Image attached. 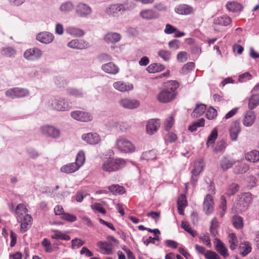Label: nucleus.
<instances>
[{"label":"nucleus","mask_w":259,"mask_h":259,"mask_svg":"<svg viewBox=\"0 0 259 259\" xmlns=\"http://www.w3.org/2000/svg\"><path fill=\"white\" fill-rule=\"evenodd\" d=\"M251 200V195L249 193H245L238 198L235 204L236 208L239 211H244L249 205Z\"/></svg>","instance_id":"423d86ee"},{"label":"nucleus","mask_w":259,"mask_h":259,"mask_svg":"<svg viewBox=\"0 0 259 259\" xmlns=\"http://www.w3.org/2000/svg\"><path fill=\"white\" fill-rule=\"evenodd\" d=\"M174 123V119L172 116L168 117L164 122V129L168 132Z\"/></svg>","instance_id":"13d9d810"},{"label":"nucleus","mask_w":259,"mask_h":259,"mask_svg":"<svg viewBox=\"0 0 259 259\" xmlns=\"http://www.w3.org/2000/svg\"><path fill=\"white\" fill-rule=\"evenodd\" d=\"M125 163H104L102 165V168L104 170L107 172H112L118 170L122 166L124 165Z\"/></svg>","instance_id":"a878e982"},{"label":"nucleus","mask_w":259,"mask_h":259,"mask_svg":"<svg viewBox=\"0 0 259 259\" xmlns=\"http://www.w3.org/2000/svg\"><path fill=\"white\" fill-rule=\"evenodd\" d=\"M67 94L70 96L76 98H83L85 95V92L82 89L70 87L66 89Z\"/></svg>","instance_id":"5701e85b"},{"label":"nucleus","mask_w":259,"mask_h":259,"mask_svg":"<svg viewBox=\"0 0 259 259\" xmlns=\"http://www.w3.org/2000/svg\"><path fill=\"white\" fill-rule=\"evenodd\" d=\"M231 18L226 15H223L214 19L213 23L214 24L221 26H227L231 23Z\"/></svg>","instance_id":"2f4dec72"},{"label":"nucleus","mask_w":259,"mask_h":259,"mask_svg":"<svg viewBox=\"0 0 259 259\" xmlns=\"http://www.w3.org/2000/svg\"><path fill=\"white\" fill-rule=\"evenodd\" d=\"M42 246L46 252L51 253L54 251L50 241L47 238H44L41 242Z\"/></svg>","instance_id":"09e8293b"},{"label":"nucleus","mask_w":259,"mask_h":259,"mask_svg":"<svg viewBox=\"0 0 259 259\" xmlns=\"http://www.w3.org/2000/svg\"><path fill=\"white\" fill-rule=\"evenodd\" d=\"M66 32L71 35L77 37L82 36L84 34L82 29L73 26L68 27L66 28Z\"/></svg>","instance_id":"58836bf2"},{"label":"nucleus","mask_w":259,"mask_h":259,"mask_svg":"<svg viewBox=\"0 0 259 259\" xmlns=\"http://www.w3.org/2000/svg\"><path fill=\"white\" fill-rule=\"evenodd\" d=\"M217 110L212 107H210L207 110L206 113V116L207 119H212L217 116Z\"/></svg>","instance_id":"bf43d9fd"},{"label":"nucleus","mask_w":259,"mask_h":259,"mask_svg":"<svg viewBox=\"0 0 259 259\" xmlns=\"http://www.w3.org/2000/svg\"><path fill=\"white\" fill-rule=\"evenodd\" d=\"M251 249L252 248L248 242L241 243L238 247L240 254L243 257H245L249 254L251 251Z\"/></svg>","instance_id":"7c9ffc66"},{"label":"nucleus","mask_w":259,"mask_h":259,"mask_svg":"<svg viewBox=\"0 0 259 259\" xmlns=\"http://www.w3.org/2000/svg\"><path fill=\"white\" fill-rule=\"evenodd\" d=\"M233 224L234 227L237 229H241L243 226L242 218L238 215H235L233 218Z\"/></svg>","instance_id":"a18cd8bd"},{"label":"nucleus","mask_w":259,"mask_h":259,"mask_svg":"<svg viewBox=\"0 0 259 259\" xmlns=\"http://www.w3.org/2000/svg\"><path fill=\"white\" fill-rule=\"evenodd\" d=\"M239 188V185L235 183H232L229 186L227 191L226 194L229 196L233 195L238 191Z\"/></svg>","instance_id":"8fccbe9b"},{"label":"nucleus","mask_w":259,"mask_h":259,"mask_svg":"<svg viewBox=\"0 0 259 259\" xmlns=\"http://www.w3.org/2000/svg\"><path fill=\"white\" fill-rule=\"evenodd\" d=\"M84 163H68L61 167L62 172L70 174L78 169Z\"/></svg>","instance_id":"aec40b11"},{"label":"nucleus","mask_w":259,"mask_h":259,"mask_svg":"<svg viewBox=\"0 0 259 259\" xmlns=\"http://www.w3.org/2000/svg\"><path fill=\"white\" fill-rule=\"evenodd\" d=\"M16 52V50L12 47L3 48L2 50V54L8 57H14Z\"/></svg>","instance_id":"de8ad7c7"},{"label":"nucleus","mask_w":259,"mask_h":259,"mask_svg":"<svg viewBox=\"0 0 259 259\" xmlns=\"http://www.w3.org/2000/svg\"><path fill=\"white\" fill-rule=\"evenodd\" d=\"M255 119V115L254 112L251 110L248 111L245 114L243 123L245 126H250L253 124Z\"/></svg>","instance_id":"cd10ccee"},{"label":"nucleus","mask_w":259,"mask_h":259,"mask_svg":"<svg viewBox=\"0 0 259 259\" xmlns=\"http://www.w3.org/2000/svg\"><path fill=\"white\" fill-rule=\"evenodd\" d=\"M215 249L224 258H227L229 256L228 249L220 239H215Z\"/></svg>","instance_id":"b1692460"},{"label":"nucleus","mask_w":259,"mask_h":259,"mask_svg":"<svg viewBox=\"0 0 259 259\" xmlns=\"http://www.w3.org/2000/svg\"><path fill=\"white\" fill-rule=\"evenodd\" d=\"M61 218L62 219L69 222H74L77 220V218L75 215L68 213H63Z\"/></svg>","instance_id":"052dcab7"},{"label":"nucleus","mask_w":259,"mask_h":259,"mask_svg":"<svg viewBox=\"0 0 259 259\" xmlns=\"http://www.w3.org/2000/svg\"><path fill=\"white\" fill-rule=\"evenodd\" d=\"M229 242L230 243V248L231 250H234L237 246L238 240L234 233H231L229 235Z\"/></svg>","instance_id":"c03bdc74"},{"label":"nucleus","mask_w":259,"mask_h":259,"mask_svg":"<svg viewBox=\"0 0 259 259\" xmlns=\"http://www.w3.org/2000/svg\"><path fill=\"white\" fill-rule=\"evenodd\" d=\"M54 82L59 88L64 87L68 83V81L61 76H56L54 79Z\"/></svg>","instance_id":"864d4df0"},{"label":"nucleus","mask_w":259,"mask_h":259,"mask_svg":"<svg viewBox=\"0 0 259 259\" xmlns=\"http://www.w3.org/2000/svg\"><path fill=\"white\" fill-rule=\"evenodd\" d=\"M82 139L91 145H96L101 141L100 136L96 133L84 134L81 136Z\"/></svg>","instance_id":"9b49d317"},{"label":"nucleus","mask_w":259,"mask_h":259,"mask_svg":"<svg viewBox=\"0 0 259 259\" xmlns=\"http://www.w3.org/2000/svg\"><path fill=\"white\" fill-rule=\"evenodd\" d=\"M75 12L78 16L87 17L92 13V10L88 5L83 3H79L76 6Z\"/></svg>","instance_id":"9d476101"},{"label":"nucleus","mask_w":259,"mask_h":259,"mask_svg":"<svg viewBox=\"0 0 259 259\" xmlns=\"http://www.w3.org/2000/svg\"><path fill=\"white\" fill-rule=\"evenodd\" d=\"M218 136V131L217 128H214L211 132L210 134L208 137L206 145L207 147H213L214 145L215 141Z\"/></svg>","instance_id":"473e14b6"},{"label":"nucleus","mask_w":259,"mask_h":259,"mask_svg":"<svg viewBox=\"0 0 259 259\" xmlns=\"http://www.w3.org/2000/svg\"><path fill=\"white\" fill-rule=\"evenodd\" d=\"M141 159L147 161L156 160V153L153 150L144 152L141 155Z\"/></svg>","instance_id":"f704fd0d"},{"label":"nucleus","mask_w":259,"mask_h":259,"mask_svg":"<svg viewBox=\"0 0 259 259\" xmlns=\"http://www.w3.org/2000/svg\"><path fill=\"white\" fill-rule=\"evenodd\" d=\"M249 169L248 165L246 163H238L234 168L235 174H242L247 171Z\"/></svg>","instance_id":"79ce46f5"},{"label":"nucleus","mask_w":259,"mask_h":259,"mask_svg":"<svg viewBox=\"0 0 259 259\" xmlns=\"http://www.w3.org/2000/svg\"><path fill=\"white\" fill-rule=\"evenodd\" d=\"M6 95L7 96L10 97L12 99L22 98L28 95L29 92L24 89L15 88L8 90L6 92Z\"/></svg>","instance_id":"1a4fd4ad"},{"label":"nucleus","mask_w":259,"mask_h":259,"mask_svg":"<svg viewBox=\"0 0 259 259\" xmlns=\"http://www.w3.org/2000/svg\"><path fill=\"white\" fill-rule=\"evenodd\" d=\"M259 97L257 95H252L249 100L248 102V107L250 109H252L255 108L258 103Z\"/></svg>","instance_id":"49530a36"},{"label":"nucleus","mask_w":259,"mask_h":259,"mask_svg":"<svg viewBox=\"0 0 259 259\" xmlns=\"http://www.w3.org/2000/svg\"><path fill=\"white\" fill-rule=\"evenodd\" d=\"M204 256L206 259H220L219 256L214 251L211 250H207Z\"/></svg>","instance_id":"e2e57ef3"},{"label":"nucleus","mask_w":259,"mask_h":259,"mask_svg":"<svg viewBox=\"0 0 259 259\" xmlns=\"http://www.w3.org/2000/svg\"><path fill=\"white\" fill-rule=\"evenodd\" d=\"M247 182L248 183V186L252 188L255 186L257 183V180L256 178L253 176H250L246 179Z\"/></svg>","instance_id":"338daca9"},{"label":"nucleus","mask_w":259,"mask_h":259,"mask_svg":"<svg viewBox=\"0 0 259 259\" xmlns=\"http://www.w3.org/2000/svg\"><path fill=\"white\" fill-rule=\"evenodd\" d=\"M179 83L176 80H170L157 95V100L162 103H169L176 99Z\"/></svg>","instance_id":"f257e3e1"},{"label":"nucleus","mask_w":259,"mask_h":259,"mask_svg":"<svg viewBox=\"0 0 259 259\" xmlns=\"http://www.w3.org/2000/svg\"><path fill=\"white\" fill-rule=\"evenodd\" d=\"M121 36L116 32H108L104 37V40L108 44H115L120 41Z\"/></svg>","instance_id":"4be33fe9"},{"label":"nucleus","mask_w":259,"mask_h":259,"mask_svg":"<svg viewBox=\"0 0 259 259\" xmlns=\"http://www.w3.org/2000/svg\"><path fill=\"white\" fill-rule=\"evenodd\" d=\"M204 163H194V168L191 170L192 176H198L203 170Z\"/></svg>","instance_id":"37998d69"},{"label":"nucleus","mask_w":259,"mask_h":259,"mask_svg":"<svg viewBox=\"0 0 259 259\" xmlns=\"http://www.w3.org/2000/svg\"><path fill=\"white\" fill-rule=\"evenodd\" d=\"M73 8V4L70 2H67L61 5L60 10L62 12H67L71 11Z\"/></svg>","instance_id":"4d7b16f0"},{"label":"nucleus","mask_w":259,"mask_h":259,"mask_svg":"<svg viewBox=\"0 0 259 259\" xmlns=\"http://www.w3.org/2000/svg\"><path fill=\"white\" fill-rule=\"evenodd\" d=\"M168 47L172 50H177L180 47V41L178 39H174L168 42Z\"/></svg>","instance_id":"0e129e2a"},{"label":"nucleus","mask_w":259,"mask_h":259,"mask_svg":"<svg viewBox=\"0 0 259 259\" xmlns=\"http://www.w3.org/2000/svg\"><path fill=\"white\" fill-rule=\"evenodd\" d=\"M158 56L165 61H168L170 59L171 53L168 51L161 50L158 52Z\"/></svg>","instance_id":"603ef678"},{"label":"nucleus","mask_w":259,"mask_h":259,"mask_svg":"<svg viewBox=\"0 0 259 259\" xmlns=\"http://www.w3.org/2000/svg\"><path fill=\"white\" fill-rule=\"evenodd\" d=\"M203 210L206 214L211 213L214 209V201L212 196L207 194L204 199L203 203Z\"/></svg>","instance_id":"f8f14e48"},{"label":"nucleus","mask_w":259,"mask_h":259,"mask_svg":"<svg viewBox=\"0 0 259 259\" xmlns=\"http://www.w3.org/2000/svg\"><path fill=\"white\" fill-rule=\"evenodd\" d=\"M87 195L88 194L85 192L78 191L75 196V199L77 202H81Z\"/></svg>","instance_id":"69168bd1"},{"label":"nucleus","mask_w":259,"mask_h":259,"mask_svg":"<svg viewBox=\"0 0 259 259\" xmlns=\"http://www.w3.org/2000/svg\"><path fill=\"white\" fill-rule=\"evenodd\" d=\"M113 87L115 89L122 92L131 91L134 88L132 84H127L121 81L114 82L113 83Z\"/></svg>","instance_id":"bb28decb"},{"label":"nucleus","mask_w":259,"mask_h":259,"mask_svg":"<svg viewBox=\"0 0 259 259\" xmlns=\"http://www.w3.org/2000/svg\"><path fill=\"white\" fill-rule=\"evenodd\" d=\"M160 126V120L157 119H151L149 120L146 125V131L148 134L153 135L157 132Z\"/></svg>","instance_id":"6ab92c4d"},{"label":"nucleus","mask_w":259,"mask_h":259,"mask_svg":"<svg viewBox=\"0 0 259 259\" xmlns=\"http://www.w3.org/2000/svg\"><path fill=\"white\" fill-rule=\"evenodd\" d=\"M68 47L70 48L82 50L89 47V43L82 39H73L68 43Z\"/></svg>","instance_id":"f3484780"},{"label":"nucleus","mask_w":259,"mask_h":259,"mask_svg":"<svg viewBox=\"0 0 259 259\" xmlns=\"http://www.w3.org/2000/svg\"><path fill=\"white\" fill-rule=\"evenodd\" d=\"M245 158L248 162L259 161V151L252 150L245 154Z\"/></svg>","instance_id":"c756f323"},{"label":"nucleus","mask_w":259,"mask_h":259,"mask_svg":"<svg viewBox=\"0 0 259 259\" xmlns=\"http://www.w3.org/2000/svg\"><path fill=\"white\" fill-rule=\"evenodd\" d=\"M54 39L53 34L48 31L41 32L36 35V39L45 44H50L54 40Z\"/></svg>","instance_id":"ddd939ff"},{"label":"nucleus","mask_w":259,"mask_h":259,"mask_svg":"<svg viewBox=\"0 0 259 259\" xmlns=\"http://www.w3.org/2000/svg\"><path fill=\"white\" fill-rule=\"evenodd\" d=\"M165 69V67L159 63H153L148 66L146 70L150 73H154L161 71Z\"/></svg>","instance_id":"e433bc0d"},{"label":"nucleus","mask_w":259,"mask_h":259,"mask_svg":"<svg viewBox=\"0 0 259 259\" xmlns=\"http://www.w3.org/2000/svg\"><path fill=\"white\" fill-rule=\"evenodd\" d=\"M70 116L74 119L81 122H89L93 119L91 113L82 110L72 111Z\"/></svg>","instance_id":"0eeeda50"},{"label":"nucleus","mask_w":259,"mask_h":259,"mask_svg":"<svg viewBox=\"0 0 259 259\" xmlns=\"http://www.w3.org/2000/svg\"><path fill=\"white\" fill-rule=\"evenodd\" d=\"M97 245L104 254H111L113 252L112 245L111 243L106 241H99L97 242Z\"/></svg>","instance_id":"393cba45"},{"label":"nucleus","mask_w":259,"mask_h":259,"mask_svg":"<svg viewBox=\"0 0 259 259\" xmlns=\"http://www.w3.org/2000/svg\"><path fill=\"white\" fill-rule=\"evenodd\" d=\"M116 146L121 152L129 153L135 151V147L129 140L125 139H119L116 141Z\"/></svg>","instance_id":"39448f33"},{"label":"nucleus","mask_w":259,"mask_h":259,"mask_svg":"<svg viewBox=\"0 0 259 259\" xmlns=\"http://www.w3.org/2000/svg\"><path fill=\"white\" fill-rule=\"evenodd\" d=\"M177 57L179 62H184L187 60V53L186 52L181 51L178 54Z\"/></svg>","instance_id":"774afa93"},{"label":"nucleus","mask_w":259,"mask_h":259,"mask_svg":"<svg viewBox=\"0 0 259 259\" xmlns=\"http://www.w3.org/2000/svg\"><path fill=\"white\" fill-rule=\"evenodd\" d=\"M175 12L180 15H188L193 13V8L187 4L177 5L175 8Z\"/></svg>","instance_id":"dca6fc26"},{"label":"nucleus","mask_w":259,"mask_h":259,"mask_svg":"<svg viewBox=\"0 0 259 259\" xmlns=\"http://www.w3.org/2000/svg\"><path fill=\"white\" fill-rule=\"evenodd\" d=\"M195 64L193 62H188L185 64L181 70V73L187 74L188 72L194 69Z\"/></svg>","instance_id":"5fc2aeb1"},{"label":"nucleus","mask_w":259,"mask_h":259,"mask_svg":"<svg viewBox=\"0 0 259 259\" xmlns=\"http://www.w3.org/2000/svg\"><path fill=\"white\" fill-rule=\"evenodd\" d=\"M206 106L203 104H197L193 112L192 113V116L193 117H198L202 115L206 111Z\"/></svg>","instance_id":"c9c22d12"},{"label":"nucleus","mask_w":259,"mask_h":259,"mask_svg":"<svg viewBox=\"0 0 259 259\" xmlns=\"http://www.w3.org/2000/svg\"><path fill=\"white\" fill-rule=\"evenodd\" d=\"M41 130L44 134L54 138H58L60 136V131L53 126H43L41 127Z\"/></svg>","instance_id":"2eb2a0df"},{"label":"nucleus","mask_w":259,"mask_h":259,"mask_svg":"<svg viewBox=\"0 0 259 259\" xmlns=\"http://www.w3.org/2000/svg\"><path fill=\"white\" fill-rule=\"evenodd\" d=\"M140 16L144 19L150 20L157 19L159 14L153 10L145 9L140 12Z\"/></svg>","instance_id":"a211bd4d"},{"label":"nucleus","mask_w":259,"mask_h":259,"mask_svg":"<svg viewBox=\"0 0 259 259\" xmlns=\"http://www.w3.org/2000/svg\"><path fill=\"white\" fill-rule=\"evenodd\" d=\"M136 4L132 1H126L122 4L111 5L106 10L108 15L117 17L125 11L131 10L135 8Z\"/></svg>","instance_id":"7ed1b4c3"},{"label":"nucleus","mask_w":259,"mask_h":259,"mask_svg":"<svg viewBox=\"0 0 259 259\" xmlns=\"http://www.w3.org/2000/svg\"><path fill=\"white\" fill-rule=\"evenodd\" d=\"M226 7L228 11L232 12H238L242 9V5L236 2H228Z\"/></svg>","instance_id":"72a5a7b5"},{"label":"nucleus","mask_w":259,"mask_h":259,"mask_svg":"<svg viewBox=\"0 0 259 259\" xmlns=\"http://www.w3.org/2000/svg\"><path fill=\"white\" fill-rule=\"evenodd\" d=\"M119 104L124 108L134 109L138 108L140 104L137 100L124 98L120 101Z\"/></svg>","instance_id":"4468645a"},{"label":"nucleus","mask_w":259,"mask_h":259,"mask_svg":"<svg viewBox=\"0 0 259 259\" xmlns=\"http://www.w3.org/2000/svg\"><path fill=\"white\" fill-rule=\"evenodd\" d=\"M241 131L240 123L238 121H234L230 129V135L232 141H236L238 135Z\"/></svg>","instance_id":"412c9836"},{"label":"nucleus","mask_w":259,"mask_h":259,"mask_svg":"<svg viewBox=\"0 0 259 259\" xmlns=\"http://www.w3.org/2000/svg\"><path fill=\"white\" fill-rule=\"evenodd\" d=\"M181 226L182 228L185 230V231L189 233L193 237H195L197 235L196 231L192 230L187 222L182 221Z\"/></svg>","instance_id":"3c124183"},{"label":"nucleus","mask_w":259,"mask_h":259,"mask_svg":"<svg viewBox=\"0 0 259 259\" xmlns=\"http://www.w3.org/2000/svg\"><path fill=\"white\" fill-rule=\"evenodd\" d=\"M42 55V51L37 48L26 50L24 53V57L28 60L35 61L40 59Z\"/></svg>","instance_id":"6e6552de"},{"label":"nucleus","mask_w":259,"mask_h":259,"mask_svg":"<svg viewBox=\"0 0 259 259\" xmlns=\"http://www.w3.org/2000/svg\"><path fill=\"white\" fill-rule=\"evenodd\" d=\"M50 107L59 111H68L72 107V103L64 97H58L52 100Z\"/></svg>","instance_id":"20e7f679"},{"label":"nucleus","mask_w":259,"mask_h":259,"mask_svg":"<svg viewBox=\"0 0 259 259\" xmlns=\"http://www.w3.org/2000/svg\"><path fill=\"white\" fill-rule=\"evenodd\" d=\"M27 211L26 206L22 203L18 204L15 210L17 221L21 223V230L24 232L28 229L32 221V217Z\"/></svg>","instance_id":"f03ea898"},{"label":"nucleus","mask_w":259,"mask_h":259,"mask_svg":"<svg viewBox=\"0 0 259 259\" xmlns=\"http://www.w3.org/2000/svg\"><path fill=\"white\" fill-rule=\"evenodd\" d=\"M177 205L179 207H186L187 205L186 196L185 194H181L177 201Z\"/></svg>","instance_id":"6e6d98bb"},{"label":"nucleus","mask_w":259,"mask_h":259,"mask_svg":"<svg viewBox=\"0 0 259 259\" xmlns=\"http://www.w3.org/2000/svg\"><path fill=\"white\" fill-rule=\"evenodd\" d=\"M114 152L112 149H109L104 154L105 159L109 160L108 162H125L122 159H114Z\"/></svg>","instance_id":"ea45409f"},{"label":"nucleus","mask_w":259,"mask_h":259,"mask_svg":"<svg viewBox=\"0 0 259 259\" xmlns=\"http://www.w3.org/2000/svg\"><path fill=\"white\" fill-rule=\"evenodd\" d=\"M109 191L113 195L122 194L125 193V190L124 187L119 185H112L108 187Z\"/></svg>","instance_id":"4c0bfd02"},{"label":"nucleus","mask_w":259,"mask_h":259,"mask_svg":"<svg viewBox=\"0 0 259 259\" xmlns=\"http://www.w3.org/2000/svg\"><path fill=\"white\" fill-rule=\"evenodd\" d=\"M227 146V143L224 140L218 141L213 146V151L215 152H224Z\"/></svg>","instance_id":"a19ab883"},{"label":"nucleus","mask_w":259,"mask_h":259,"mask_svg":"<svg viewBox=\"0 0 259 259\" xmlns=\"http://www.w3.org/2000/svg\"><path fill=\"white\" fill-rule=\"evenodd\" d=\"M102 69L105 72L112 74H116L119 71L118 67L112 62H109L103 65Z\"/></svg>","instance_id":"c85d7f7f"},{"label":"nucleus","mask_w":259,"mask_h":259,"mask_svg":"<svg viewBox=\"0 0 259 259\" xmlns=\"http://www.w3.org/2000/svg\"><path fill=\"white\" fill-rule=\"evenodd\" d=\"M72 248H78L82 246L85 242L80 239L75 238L71 241Z\"/></svg>","instance_id":"680f3d73"}]
</instances>
